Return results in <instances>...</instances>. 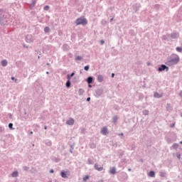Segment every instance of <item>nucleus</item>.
<instances>
[{
	"label": "nucleus",
	"mask_w": 182,
	"mask_h": 182,
	"mask_svg": "<svg viewBox=\"0 0 182 182\" xmlns=\"http://www.w3.org/2000/svg\"><path fill=\"white\" fill-rule=\"evenodd\" d=\"M66 124H68V126H73V124H75V119H73V118H70L66 121Z\"/></svg>",
	"instance_id": "8"
},
{
	"label": "nucleus",
	"mask_w": 182,
	"mask_h": 182,
	"mask_svg": "<svg viewBox=\"0 0 182 182\" xmlns=\"http://www.w3.org/2000/svg\"><path fill=\"white\" fill-rule=\"evenodd\" d=\"M170 40V34L162 36V41H169Z\"/></svg>",
	"instance_id": "16"
},
{
	"label": "nucleus",
	"mask_w": 182,
	"mask_h": 182,
	"mask_svg": "<svg viewBox=\"0 0 182 182\" xmlns=\"http://www.w3.org/2000/svg\"><path fill=\"white\" fill-rule=\"evenodd\" d=\"M173 149H178V144H173Z\"/></svg>",
	"instance_id": "40"
},
{
	"label": "nucleus",
	"mask_w": 182,
	"mask_h": 182,
	"mask_svg": "<svg viewBox=\"0 0 182 182\" xmlns=\"http://www.w3.org/2000/svg\"><path fill=\"white\" fill-rule=\"evenodd\" d=\"M113 21V18H110V22H112Z\"/></svg>",
	"instance_id": "60"
},
{
	"label": "nucleus",
	"mask_w": 182,
	"mask_h": 182,
	"mask_svg": "<svg viewBox=\"0 0 182 182\" xmlns=\"http://www.w3.org/2000/svg\"><path fill=\"white\" fill-rule=\"evenodd\" d=\"M44 11H49V6H45Z\"/></svg>",
	"instance_id": "42"
},
{
	"label": "nucleus",
	"mask_w": 182,
	"mask_h": 182,
	"mask_svg": "<svg viewBox=\"0 0 182 182\" xmlns=\"http://www.w3.org/2000/svg\"><path fill=\"white\" fill-rule=\"evenodd\" d=\"M129 178V176L126 173V172H122L119 176V181H126Z\"/></svg>",
	"instance_id": "3"
},
{
	"label": "nucleus",
	"mask_w": 182,
	"mask_h": 182,
	"mask_svg": "<svg viewBox=\"0 0 182 182\" xmlns=\"http://www.w3.org/2000/svg\"><path fill=\"white\" fill-rule=\"evenodd\" d=\"M96 95L97 96V97H99L100 96H102V95H103V89H98L95 91Z\"/></svg>",
	"instance_id": "10"
},
{
	"label": "nucleus",
	"mask_w": 182,
	"mask_h": 182,
	"mask_svg": "<svg viewBox=\"0 0 182 182\" xmlns=\"http://www.w3.org/2000/svg\"><path fill=\"white\" fill-rule=\"evenodd\" d=\"M176 50L177 52H182V48L181 47H176Z\"/></svg>",
	"instance_id": "37"
},
{
	"label": "nucleus",
	"mask_w": 182,
	"mask_h": 182,
	"mask_svg": "<svg viewBox=\"0 0 182 182\" xmlns=\"http://www.w3.org/2000/svg\"><path fill=\"white\" fill-rule=\"evenodd\" d=\"M30 134H33V132H30Z\"/></svg>",
	"instance_id": "61"
},
{
	"label": "nucleus",
	"mask_w": 182,
	"mask_h": 182,
	"mask_svg": "<svg viewBox=\"0 0 182 182\" xmlns=\"http://www.w3.org/2000/svg\"><path fill=\"white\" fill-rule=\"evenodd\" d=\"M26 41L27 43H32V42H33V37H32V35H27L26 37Z\"/></svg>",
	"instance_id": "5"
},
{
	"label": "nucleus",
	"mask_w": 182,
	"mask_h": 182,
	"mask_svg": "<svg viewBox=\"0 0 182 182\" xmlns=\"http://www.w3.org/2000/svg\"><path fill=\"white\" fill-rule=\"evenodd\" d=\"M70 85H71L70 81L68 80L66 82L65 86H66V87H70Z\"/></svg>",
	"instance_id": "31"
},
{
	"label": "nucleus",
	"mask_w": 182,
	"mask_h": 182,
	"mask_svg": "<svg viewBox=\"0 0 182 182\" xmlns=\"http://www.w3.org/2000/svg\"><path fill=\"white\" fill-rule=\"evenodd\" d=\"M38 59H41V56L38 55Z\"/></svg>",
	"instance_id": "63"
},
{
	"label": "nucleus",
	"mask_w": 182,
	"mask_h": 182,
	"mask_svg": "<svg viewBox=\"0 0 182 182\" xmlns=\"http://www.w3.org/2000/svg\"><path fill=\"white\" fill-rule=\"evenodd\" d=\"M6 22H8V21H6V18L0 17V25L1 26H5V25H6Z\"/></svg>",
	"instance_id": "6"
},
{
	"label": "nucleus",
	"mask_w": 182,
	"mask_h": 182,
	"mask_svg": "<svg viewBox=\"0 0 182 182\" xmlns=\"http://www.w3.org/2000/svg\"><path fill=\"white\" fill-rule=\"evenodd\" d=\"M46 146H52V141L50 140H46Z\"/></svg>",
	"instance_id": "26"
},
{
	"label": "nucleus",
	"mask_w": 182,
	"mask_h": 182,
	"mask_svg": "<svg viewBox=\"0 0 182 182\" xmlns=\"http://www.w3.org/2000/svg\"><path fill=\"white\" fill-rule=\"evenodd\" d=\"M87 180H89V176L87 175L83 178V181H86Z\"/></svg>",
	"instance_id": "38"
},
{
	"label": "nucleus",
	"mask_w": 182,
	"mask_h": 182,
	"mask_svg": "<svg viewBox=\"0 0 182 182\" xmlns=\"http://www.w3.org/2000/svg\"><path fill=\"white\" fill-rule=\"evenodd\" d=\"M63 50H69V46L68 44H64L63 46Z\"/></svg>",
	"instance_id": "21"
},
{
	"label": "nucleus",
	"mask_w": 182,
	"mask_h": 182,
	"mask_svg": "<svg viewBox=\"0 0 182 182\" xmlns=\"http://www.w3.org/2000/svg\"><path fill=\"white\" fill-rule=\"evenodd\" d=\"M35 5H36V1H33L31 5V8H33V6H35Z\"/></svg>",
	"instance_id": "36"
},
{
	"label": "nucleus",
	"mask_w": 182,
	"mask_h": 182,
	"mask_svg": "<svg viewBox=\"0 0 182 182\" xmlns=\"http://www.w3.org/2000/svg\"><path fill=\"white\" fill-rule=\"evenodd\" d=\"M84 93H85V90H83V89H80V90H78V95H79L80 96H82Z\"/></svg>",
	"instance_id": "24"
},
{
	"label": "nucleus",
	"mask_w": 182,
	"mask_h": 182,
	"mask_svg": "<svg viewBox=\"0 0 182 182\" xmlns=\"http://www.w3.org/2000/svg\"><path fill=\"white\" fill-rule=\"evenodd\" d=\"M44 129H45V130H46V129H48V127L45 126Z\"/></svg>",
	"instance_id": "56"
},
{
	"label": "nucleus",
	"mask_w": 182,
	"mask_h": 182,
	"mask_svg": "<svg viewBox=\"0 0 182 182\" xmlns=\"http://www.w3.org/2000/svg\"><path fill=\"white\" fill-rule=\"evenodd\" d=\"M160 176L161 177H164L166 176V173L164 172H161Z\"/></svg>",
	"instance_id": "43"
},
{
	"label": "nucleus",
	"mask_w": 182,
	"mask_h": 182,
	"mask_svg": "<svg viewBox=\"0 0 182 182\" xmlns=\"http://www.w3.org/2000/svg\"><path fill=\"white\" fill-rule=\"evenodd\" d=\"M47 66H49L50 64L49 63H46Z\"/></svg>",
	"instance_id": "57"
},
{
	"label": "nucleus",
	"mask_w": 182,
	"mask_h": 182,
	"mask_svg": "<svg viewBox=\"0 0 182 182\" xmlns=\"http://www.w3.org/2000/svg\"><path fill=\"white\" fill-rule=\"evenodd\" d=\"M154 96L156 99H160V97H163V95L159 94V92H154Z\"/></svg>",
	"instance_id": "15"
},
{
	"label": "nucleus",
	"mask_w": 182,
	"mask_h": 182,
	"mask_svg": "<svg viewBox=\"0 0 182 182\" xmlns=\"http://www.w3.org/2000/svg\"><path fill=\"white\" fill-rule=\"evenodd\" d=\"M100 45H105V41L101 40L100 41Z\"/></svg>",
	"instance_id": "48"
},
{
	"label": "nucleus",
	"mask_w": 182,
	"mask_h": 182,
	"mask_svg": "<svg viewBox=\"0 0 182 182\" xmlns=\"http://www.w3.org/2000/svg\"><path fill=\"white\" fill-rule=\"evenodd\" d=\"M9 127L11 129V130H14V124L9 123Z\"/></svg>",
	"instance_id": "34"
},
{
	"label": "nucleus",
	"mask_w": 182,
	"mask_h": 182,
	"mask_svg": "<svg viewBox=\"0 0 182 182\" xmlns=\"http://www.w3.org/2000/svg\"><path fill=\"white\" fill-rule=\"evenodd\" d=\"M4 132V127H0V133H2Z\"/></svg>",
	"instance_id": "47"
},
{
	"label": "nucleus",
	"mask_w": 182,
	"mask_h": 182,
	"mask_svg": "<svg viewBox=\"0 0 182 182\" xmlns=\"http://www.w3.org/2000/svg\"><path fill=\"white\" fill-rule=\"evenodd\" d=\"M101 133H102V134H103L104 136H106V134H107V127H104L101 129Z\"/></svg>",
	"instance_id": "11"
},
{
	"label": "nucleus",
	"mask_w": 182,
	"mask_h": 182,
	"mask_svg": "<svg viewBox=\"0 0 182 182\" xmlns=\"http://www.w3.org/2000/svg\"><path fill=\"white\" fill-rule=\"evenodd\" d=\"M144 116H149V110L147 109H144L143 112H142Z\"/></svg>",
	"instance_id": "29"
},
{
	"label": "nucleus",
	"mask_w": 182,
	"mask_h": 182,
	"mask_svg": "<svg viewBox=\"0 0 182 182\" xmlns=\"http://www.w3.org/2000/svg\"><path fill=\"white\" fill-rule=\"evenodd\" d=\"M178 95L181 97H182V91H181Z\"/></svg>",
	"instance_id": "51"
},
{
	"label": "nucleus",
	"mask_w": 182,
	"mask_h": 182,
	"mask_svg": "<svg viewBox=\"0 0 182 182\" xmlns=\"http://www.w3.org/2000/svg\"><path fill=\"white\" fill-rule=\"evenodd\" d=\"M87 164H93V160L90 158L87 159Z\"/></svg>",
	"instance_id": "27"
},
{
	"label": "nucleus",
	"mask_w": 182,
	"mask_h": 182,
	"mask_svg": "<svg viewBox=\"0 0 182 182\" xmlns=\"http://www.w3.org/2000/svg\"><path fill=\"white\" fill-rule=\"evenodd\" d=\"M11 176H12V177H18V171H14L12 173H11Z\"/></svg>",
	"instance_id": "25"
},
{
	"label": "nucleus",
	"mask_w": 182,
	"mask_h": 182,
	"mask_svg": "<svg viewBox=\"0 0 182 182\" xmlns=\"http://www.w3.org/2000/svg\"><path fill=\"white\" fill-rule=\"evenodd\" d=\"M23 170L24 171H29V167L28 166H23Z\"/></svg>",
	"instance_id": "33"
},
{
	"label": "nucleus",
	"mask_w": 182,
	"mask_h": 182,
	"mask_svg": "<svg viewBox=\"0 0 182 182\" xmlns=\"http://www.w3.org/2000/svg\"><path fill=\"white\" fill-rule=\"evenodd\" d=\"M123 135H124L123 133L119 134V136H123Z\"/></svg>",
	"instance_id": "59"
},
{
	"label": "nucleus",
	"mask_w": 182,
	"mask_h": 182,
	"mask_svg": "<svg viewBox=\"0 0 182 182\" xmlns=\"http://www.w3.org/2000/svg\"><path fill=\"white\" fill-rule=\"evenodd\" d=\"M61 177H63V178H67L68 176H66V173L61 172Z\"/></svg>",
	"instance_id": "30"
},
{
	"label": "nucleus",
	"mask_w": 182,
	"mask_h": 182,
	"mask_svg": "<svg viewBox=\"0 0 182 182\" xmlns=\"http://www.w3.org/2000/svg\"><path fill=\"white\" fill-rule=\"evenodd\" d=\"M44 32L46 33H49V32H50V28L49 27H48V26L45 27L44 28Z\"/></svg>",
	"instance_id": "22"
},
{
	"label": "nucleus",
	"mask_w": 182,
	"mask_h": 182,
	"mask_svg": "<svg viewBox=\"0 0 182 182\" xmlns=\"http://www.w3.org/2000/svg\"><path fill=\"white\" fill-rule=\"evenodd\" d=\"M109 173V174H112V175L116 174V167L114 166L110 168Z\"/></svg>",
	"instance_id": "13"
},
{
	"label": "nucleus",
	"mask_w": 182,
	"mask_h": 182,
	"mask_svg": "<svg viewBox=\"0 0 182 182\" xmlns=\"http://www.w3.org/2000/svg\"><path fill=\"white\" fill-rule=\"evenodd\" d=\"M128 171H132V168H129V169H128Z\"/></svg>",
	"instance_id": "62"
},
{
	"label": "nucleus",
	"mask_w": 182,
	"mask_h": 182,
	"mask_svg": "<svg viewBox=\"0 0 182 182\" xmlns=\"http://www.w3.org/2000/svg\"><path fill=\"white\" fill-rule=\"evenodd\" d=\"M164 70L168 72V67L164 64H162L158 68V72H164Z\"/></svg>",
	"instance_id": "4"
},
{
	"label": "nucleus",
	"mask_w": 182,
	"mask_h": 182,
	"mask_svg": "<svg viewBox=\"0 0 182 182\" xmlns=\"http://www.w3.org/2000/svg\"><path fill=\"white\" fill-rule=\"evenodd\" d=\"M1 65L4 67L8 66V61L6 60H1Z\"/></svg>",
	"instance_id": "19"
},
{
	"label": "nucleus",
	"mask_w": 182,
	"mask_h": 182,
	"mask_svg": "<svg viewBox=\"0 0 182 182\" xmlns=\"http://www.w3.org/2000/svg\"><path fill=\"white\" fill-rule=\"evenodd\" d=\"M90 149H96V144L95 143L90 144Z\"/></svg>",
	"instance_id": "28"
},
{
	"label": "nucleus",
	"mask_w": 182,
	"mask_h": 182,
	"mask_svg": "<svg viewBox=\"0 0 182 182\" xmlns=\"http://www.w3.org/2000/svg\"><path fill=\"white\" fill-rule=\"evenodd\" d=\"M88 87H92V85L88 84Z\"/></svg>",
	"instance_id": "53"
},
{
	"label": "nucleus",
	"mask_w": 182,
	"mask_h": 182,
	"mask_svg": "<svg viewBox=\"0 0 182 182\" xmlns=\"http://www.w3.org/2000/svg\"><path fill=\"white\" fill-rule=\"evenodd\" d=\"M166 109L167 112H171L173 110V108L171 107V105L168 103L166 104Z\"/></svg>",
	"instance_id": "14"
},
{
	"label": "nucleus",
	"mask_w": 182,
	"mask_h": 182,
	"mask_svg": "<svg viewBox=\"0 0 182 182\" xmlns=\"http://www.w3.org/2000/svg\"><path fill=\"white\" fill-rule=\"evenodd\" d=\"M117 120H119V117H117V115L112 117V123L116 124Z\"/></svg>",
	"instance_id": "17"
},
{
	"label": "nucleus",
	"mask_w": 182,
	"mask_h": 182,
	"mask_svg": "<svg viewBox=\"0 0 182 182\" xmlns=\"http://www.w3.org/2000/svg\"><path fill=\"white\" fill-rule=\"evenodd\" d=\"M75 23L77 26L87 25V21L86 20V18H85V17H80L76 19Z\"/></svg>",
	"instance_id": "2"
},
{
	"label": "nucleus",
	"mask_w": 182,
	"mask_h": 182,
	"mask_svg": "<svg viewBox=\"0 0 182 182\" xmlns=\"http://www.w3.org/2000/svg\"><path fill=\"white\" fill-rule=\"evenodd\" d=\"M31 173H36V168H31Z\"/></svg>",
	"instance_id": "39"
},
{
	"label": "nucleus",
	"mask_w": 182,
	"mask_h": 182,
	"mask_svg": "<svg viewBox=\"0 0 182 182\" xmlns=\"http://www.w3.org/2000/svg\"><path fill=\"white\" fill-rule=\"evenodd\" d=\"M85 132H86V130L85 129H82L81 130V133H82V134H85Z\"/></svg>",
	"instance_id": "46"
},
{
	"label": "nucleus",
	"mask_w": 182,
	"mask_h": 182,
	"mask_svg": "<svg viewBox=\"0 0 182 182\" xmlns=\"http://www.w3.org/2000/svg\"><path fill=\"white\" fill-rule=\"evenodd\" d=\"M178 62H180V57L178 55L173 54L167 58L165 64L167 66H174V65H177Z\"/></svg>",
	"instance_id": "1"
},
{
	"label": "nucleus",
	"mask_w": 182,
	"mask_h": 182,
	"mask_svg": "<svg viewBox=\"0 0 182 182\" xmlns=\"http://www.w3.org/2000/svg\"><path fill=\"white\" fill-rule=\"evenodd\" d=\"M86 82L88 83V85H91V83H93V77H88L86 80Z\"/></svg>",
	"instance_id": "12"
},
{
	"label": "nucleus",
	"mask_w": 182,
	"mask_h": 182,
	"mask_svg": "<svg viewBox=\"0 0 182 182\" xmlns=\"http://www.w3.org/2000/svg\"><path fill=\"white\" fill-rule=\"evenodd\" d=\"M94 168H95L97 170V171H102L103 170V166L97 164H95L94 165Z\"/></svg>",
	"instance_id": "7"
},
{
	"label": "nucleus",
	"mask_w": 182,
	"mask_h": 182,
	"mask_svg": "<svg viewBox=\"0 0 182 182\" xmlns=\"http://www.w3.org/2000/svg\"><path fill=\"white\" fill-rule=\"evenodd\" d=\"M97 80H98V82H102L103 81V75H98Z\"/></svg>",
	"instance_id": "23"
},
{
	"label": "nucleus",
	"mask_w": 182,
	"mask_h": 182,
	"mask_svg": "<svg viewBox=\"0 0 182 182\" xmlns=\"http://www.w3.org/2000/svg\"><path fill=\"white\" fill-rule=\"evenodd\" d=\"M70 153H71V154H73V150L75 149V144H73V145H70Z\"/></svg>",
	"instance_id": "20"
},
{
	"label": "nucleus",
	"mask_w": 182,
	"mask_h": 182,
	"mask_svg": "<svg viewBox=\"0 0 182 182\" xmlns=\"http://www.w3.org/2000/svg\"><path fill=\"white\" fill-rule=\"evenodd\" d=\"M177 157H178V159H180V154H178V155L177 156Z\"/></svg>",
	"instance_id": "58"
},
{
	"label": "nucleus",
	"mask_w": 182,
	"mask_h": 182,
	"mask_svg": "<svg viewBox=\"0 0 182 182\" xmlns=\"http://www.w3.org/2000/svg\"><path fill=\"white\" fill-rule=\"evenodd\" d=\"M112 77H114V73H112Z\"/></svg>",
	"instance_id": "55"
},
{
	"label": "nucleus",
	"mask_w": 182,
	"mask_h": 182,
	"mask_svg": "<svg viewBox=\"0 0 182 182\" xmlns=\"http://www.w3.org/2000/svg\"><path fill=\"white\" fill-rule=\"evenodd\" d=\"M89 69H90V65H86L84 67V70H86L87 72V70H89Z\"/></svg>",
	"instance_id": "35"
},
{
	"label": "nucleus",
	"mask_w": 182,
	"mask_h": 182,
	"mask_svg": "<svg viewBox=\"0 0 182 182\" xmlns=\"http://www.w3.org/2000/svg\"><path fill=\"white\" fill-rule=\"evenodd\" d=\"M178 38V33H173L169 36V39H177Z\"/></svg>",
	"instance_id": "9"
},
{
	"label": "nucleus",
	"mask_w": 182,
	"mask_h": 182,
	"mask_svg": "<svg viewBox=\"0 0 182 182\" xmlns=\"http://www.w3.org/2000/svg\"><path fill=\"white\" fill-rule=\"evenodd\" d=\"M179 143H180V144H182V141H181Z\"/></svg>",
	"instance_id": "64"
},
{
	"label": "nucleus",
	"mask_w": 182,
	"mask_h": 182,
	"mask_svg": "<svg viewBox=\"0 0 182 182\" xmlns=\"http://www.w3.org/2000/svg\"><path fill=\"white\" fill-rule=\"evenodd\" d=\"M70 76L71 77H73V76H75V73H72L70 75Z\"/></svg>",
	"instance_id": "49"
},
{
	"label": "nucleus",
	"mask_w": 182,
	"mask_h": 182,
	"mask_svg": "<svg viewBox=\"0 0 182 182\" xmlns=\"http://www.w3.org/2000/svg\"><path fill=\"white\" fill-rule=\"evenodd\" d=\"M87 102H90V97H88L87 98Z\"/></svg>",
	"instance_id": "50"
},
{
	"label": "nucleus",
	"mask_w": 182,
	"mask_h": 182,
	"mask_svg": "<svg viewBox=\"0 0 182 182\" xmlns=\"http://www.w3.org/2000/svg\"><path fill=\"white\" fill-rule=\"evenodd\" d=\"M82 59H83V58H82V56L80 55H77L75 57V60H82Z\"/></svg>",
	"instance_id": "32"
},
{
	"label": "nucleus",
	"mask_w": 182,
	"mask_h": 182,
	"mask_svg": "<svg viewBox=\"0 0 182 182\" xmlns=\"http://www.w3.org/2000/svg\"><path fill=\"white\" fill-rule=\"evenodd\" d=\"M73 82L77 83V81H76V77L73 78Z\"/></svg>",
	"instance_id": "44"
},
{
	"label": "nucleus",
	"mask_w": 182,
	"mask_h": 182,
	"mask_svg": "<svg viewBox=\"0 0 182 182\" xmlns=\"http://www.w3.org/2000/svg\"><path fill=\"white\" fill-rule=\"evenodd\" d=\"M176 126V123L171 124L170 127L173 128Z\"/></svg>",
	"instance_id": "45"
},
{
	"label": "nucleus",
	"mask_w": 182,
	"mask_h": 182,
	"mask_svg": "<svg viewBox=\"0 0 182 182\" xmlns=\"http://www.w3.org/2000/svg\"><path fill=\"white\" fill-rule=\"evenodd\" d=\"M148 176L149 177H154V176H156V173H154V171H150Z\"/></svg>",
	"instance_id": "18"
},
{
	"label": "nucleus",
	"mask_w": 182,
	"mask_h": 182,
	"mask_svg": "<svg viewBox=\"0 0 182 182\" xmlns=\"http://www.w3.org/2000/svg\"><path fill=\"white\" fill-rule=\"evenodd\" d=\"M11 80H15V77H11Z\"/></svg>",
	"instance_id": "54"
},
{
	"label": "nucleus",
	"mask_w": 182,
	"mask_h": 182,
	"mask_svg": "<svg viewBox=\"0 0 182 182\" xmlns=\"http://www.w3.org/2000/svg\"><path fill=\"white\" fill-rule=\"evenodd\" d=\"M67 79L68 80L70 81V79H72V77L70 76V75L69 74L67 75Z\"/></svg>",
	"instance_id": "41"
},
{
	"label": "nucleus",
	"mask_w": 182,
	"mask_h": 182,
	"mask_svg": "<svg viewBox=\"0 0 182 182\" xmlns=\"http://www.w3.org/2000/svg\"><path fill=\"white\" fill-rule=\"evenodd\" d=\"M54 172H55V171L53 169L50 170V173H54Z\"/></svg>",
	"instance_id": "52"
}]
</instances>
